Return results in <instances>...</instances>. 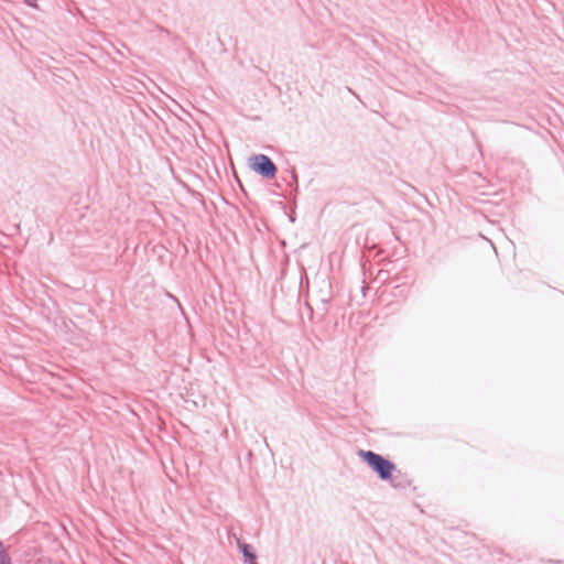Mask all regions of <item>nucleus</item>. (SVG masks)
I'll return each instance as SVG.
<instances>
[{"label": "nucleus", "mask_w": 564, "mask_h": 564, "mask_svg": "<svg viewBox=\"0 0 564 564\" xmlns=\"http://www.w3.org/2000/svg\"><path fill=\"white\" fill-rule=\"evenodd\" d=\"M358 455L382 481L389 480L394 488L405 487L397 482V477H393V471L397 469L393 462L372 451L360 449Z\"/></svg>", "instance_id": "1"}, {"label": "nucleus", "mask_w": 564, "mask_h": 564, "mask_svg": "<svg viewBox=\"0 0 564 564\" xmlns=\"http://www.w3.org/2000/svg\"><path fill=\"white\" fill-rule=\"evenodd\" d=\"M250 167L253 172L264 178L271 180L276 174V166L274 162L265 154H256L250 159Z\"/></svg>", "instance_id": "2"}, {"label": "nucleus", "mask_w": 564, "mask_h": 564, "mask_svg": "<svg viewBox=\"0 0 564 564\" xmlns=\"http://www.w3.org/2000/svg\"><path fill=\"white\" fill-rule=\"evenodd\" d=\"M232 536L237 542V546L242 553L245 564H257V554L253 551L252 546L248 543L241 542V540L235 533L232 534Z\"/></svg>", "instance_id": "3"}, {"label": "nucleus", "mask_w": 564, "mask_h": 564, "mask_svg": "<svg viewBox=\"0 0 564 564\" xmlns=\"http://www.w3.org/2000/svg\"><path fill=\"white\" fill-rule=\"evenodd\" d=\"M0 564H11V558L6 552L2 542L0 541Z\"/></svg>", "instance_id": "4"}, {"label": "nucleus", "mask_w": 564, "mask_h": 564, "mask_svg": "<svg viewBox=\"0 0 564 564\" xmlns=\"http://www.w3.org/2000/svg\"><path fill=\"white\" fill-rule=\"evenodd\" d=\"M23 2L31 8L37 9V0H23Z\"/></svg>", "instance_id": "5"}]
</instances>
